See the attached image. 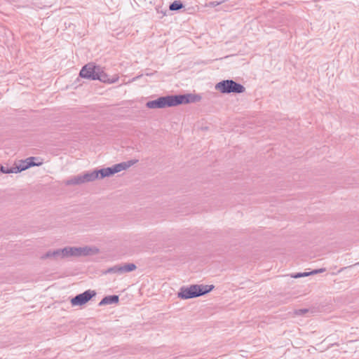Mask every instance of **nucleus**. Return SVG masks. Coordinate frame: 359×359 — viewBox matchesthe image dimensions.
<instances>
[{
  "label": "nucleus",
  "mask_w": 359,
  "mask_h": 359,
  "mask_svg": "<svg viewBox=\"0 0 359 359\" xmlns=\"http://www.w3.org/2000/svg\"><path fill=\"white\" fill-rule=\"evenodd\" d=\"M200 98L198 95L192 94L167 95L160 97L154 100L148 101L146 103V107L149 109H162L177 106L181 104L196 102Z\"/></svg>",
  "instance_id": "f03ea898"
},
{
  "label": "nucleus",
  "mask_w": 359,
  "mask_h": 359,
  "mask_svg": "<svg viewBox=\"0 0 359 359\" xmlns=\"http://www.w3.org/2000/svg\"><path fill=\"white\" fill-rule=\"evenodd\" d=\"M119 301L118 295H109L104 297L99 303V306H104L107 304H117Z\"/></svg>",
  "instance_id": "1a4fd4ad"
},
{
  "label": "nucleus",
  "mask_w": 359,
  "mask_h": 359,
  "mask_svg": "<svg viewBox=\"0 0 359 359\" xmlns=\"http://www.w3.org/2000/svg\"><path fill=\"white\" fill-rule=\"evenodd\" d=\"M309 312L307 309H296L294 311V315L295 316H303Z\"/></svg>",
  "instance_id": "2eb2a0df"
},
{
  "label": "nucleus",
  "mask_w": 359,
  "mask_h": 359,
  "mask_svg": "<svg viewBox=\"0 0 359 359\" xmlns=\"http://www.w3.org/2000/svg\"><path fill=\"white\" fill-rule=\"evenodd\" d=\"M41 258L42 259H51L54 260V255H53V250H49V251L46 252L45 254H43L41 256Z\"/></svg>",
  "instance_id": "4468645a"
},
{
  "label": "nucleus",
  "mask_w": 359,
  "mask_h": 359,
  "mask_svg": "<svg viewBox=\"0 0 359 359\" xmlns=\"http://www.w3.org/2000/svg\"><path fill=\"white\" fill-rule=\"evenodd\" d=\"M210 4L212 6H215L217 5H218L219 4L218 3H215V2H211Z\"/></svg>",
  "instance_id": "a211bd4d"
},
{
  "label": "nucleus",
  "mask_w": 359,
  "mask_h": 359,
  "mask_svg": "<svg viewBox=\"0 0 359 359\" xmlns=\"http://www.w3.org/2000/svg\"><path fill=\"white\" fill-rule=\"evenodd\" d=\"M0 170L1 172L6 174L18 173L16 170V166L9 167L8 165H1Z\"/></svg>",
  "instance_id": "9d476101"
},
{
  "label": "nucleus",
  "mask_w": 359,
  "mask_h": 359,
  "mask_svg": "<svg viewBox=\"0 0 359 359\" xmlns=\"http://www.w3.org/2000/svg\"><path fill=\"white\" fill-rule=\"evenodd\" d=\"M54 260L59 261L70 257H79L88 255H93L98 253L99 250L95 247H65L62 249L53 250Z\"/></svg>",
  "instance_id": "7ed1b4c3"
},
{
  "label": "nucleus",
  "mask_w": 359,
  "mask_h": 359,
  "mask_svg": "<svg viewBox=\"0 0 359 359\" xmlns=\"http://www.w3.org/2000/svg\"><path fill=\"white\" fill-rule=\"evenodd\" d=\"M137 161L138 160H130L116 164L112 167L86 172L71 177L66 181L65 184L67 185H80L86 182H93L97 179H103L106 177L111 176L115 173L126 170Z\"/></svg>",
  "instance_id": "f257e3e1"
},
{
  "label": "nucleus",
  "mask_w": 359,
  "mask_h": 359,
  "mask_svg": "<svg viewBox=\"0 0 359 359\" xmlns=\"http://www.w3.org/2000/svg\"><path fill=\"white\" fill-rule=\"evenodd\" d=\"M96 295L95 290H88L81 294L76 295L71 299L72 306H82Z\"/></svg>",
  "instance_id": "0eeeda50"
},
{
  "label": "nucleus",
  "mask_w": 359,
  "mask_h": 359,
  "mask_svg": "<svg viewBox=\"0 0 359 359\" xmlns=\"http://www.w3.org/2000/svg\"><path fill=\"white\" fill-rule=\"evenodd\" d=\"M183 6V4L180 1H175L170 4L169 8L170 11H178Z\"/></svg>",
  "instance_id": "f8f14e48"
},
{
  "label": "nucleus",
  "mask_w": 359,
  "mask_h": 359,
  "mask_svg": "<svg viewBox=\"0 0 359 359\" xmlns=\"http://www.w3.org/2000/svg\"><path fill=\"white\" fill-rule=\"evenodd\" d=\"M38 158H36V157H29L27 158V161H28V165H29V168L30 167H32V166H39L42 164V162L40 161V162H36L35 161L37 160Z\"/></svg>",
  "instance_id": "ddd939ff"
},
{
  "label": "nucleus",
  "mask_w": 359,
  "mask_h": 359,
  "mask_svg": "<svg viewBox=\"0 0 359 359\" xmlns=\"http://www.w3.org/2000/svg\"><path fill=\"white\" fill-rule=\"evenodd\" d=\"M79 76L87 79L99 80L108 83H114L118 80V76L116 75L111 79L109 78L101 67L93 63H88L83 66L80 71Z\"/></svg>",
  "instance_id": "20e7f679"
},
{
  "label": "nucleus",
  "mask_w": 359,
  "mask_h": 359,
  "mask_svg": "<svg viewBox=\"0 0 359 359\" xmlns=\"http://www.w3.org/2000/svg\"><path fill=\"white\" fill-rule=\"evenodd\" d=\"M214 286L192 285L189 287H182L177 297L182 299H192L204 295L212 290Z\"/></svg>",
  "instance_id": "39448f33"
},
{
  "label": "nucleus",
  "mask_w": 359,
  "mask_h": 359,
  "mask_svg": "<svg viewBox=\"0 0 359 359\" xmlns=\"http://www.w3.org/2000/svg\"><path fill=\"white\" fill-rule=\"evenodd\" d=\"M215 89L223 94L242 93L245 91V88L233 80H223L215 85Z\"/></svg>",
  "instance_id": "423d86ee"
},
{
  "label": "nucleus",
  "mask_w": 359,
  "mask_h": 359,
  "mask_svg": "<svg viewBox=\"0 0 359 359\" xmlns=\"http://www.w3.org/2000/svg\"><path fill=\"white\" fill-rule=\"evenodd\" d=\"M137 268L136 265L130 263V264H126L123 266L121 265H115L112 267L109 268L107 270L105 271L104 273H124L133 271L135 270Z\"/></svg>",
  "instance_id": "6e6552de"
},
{
  "label": "nucleus",
  "mask_w": 359,
  "mask_h": 359,
  "mask_svg": "<svg viewBox=\"0 0 359 359\" xmlns=\"http://www.w3.org/2000/svg\"><path fill=\"white\" fill-rule=\"evenodd\" d=\"M15 166H16L17 172H20L21 171H23V170H25L29 168V165H28L27 158L25 161H21L20 165H15Z\"/></svg>",
  "instance_id": "9b49d317"
},
{
  "label": "nucleus",
  "mask_w": 359,
  "mask_h": 359,
  "mask_svg": "<svg viewBox=\"0 0 359 359\" xmlns=\"http://www.w3.org/2000/svg\"><path fill=\"white\" fill-rule=\"evenodd\" d=\"M325 271V269L322 268V269H320L313 270V271H311V275L312 274H316V273H318L324 272Z\"/></svg>",
  "instance_id": "f3484780"
},
{
  "label": "nucleus",
  "mask_w": 359,
  "mask_h": 359,
  "mask_svg": "<svg viewBox=\"0 0 359 359\" xmlns=\"http://www.w3.org/2000/svg\"><path fill=\"white\" fill-rule=\"evenodd\" d=\"M309 275H311V272H304V273H297L294 275H292L291 276L294 278H298L302 277H306Z\"/></svg>",
  "instance_id": "dca6fc26"
}]
</instances>
